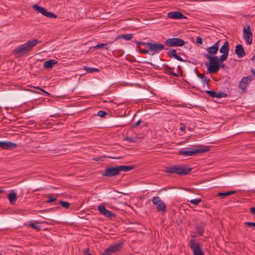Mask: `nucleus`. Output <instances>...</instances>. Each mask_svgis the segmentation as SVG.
<instances>
[{
  "mask_svg": "<svg viewBox=\"0 0 255 255\" xmlns=\"http://www.w3.org/2000/svg\"><path fill=\"white\" fill-rule=\"evenodd\" d=\"M38 43L39 41L36 39L28 40L27 42L15 48L13 53L16 57H21L30 51Z\"/></svg>",
  "mask_w": 255,
  "mask_h": 255,
  "instance_id": "nucleus-1",
  "label": "nucleus"
},
{
  "mask_svg": "<svg viewBox=\"0 0 255 255\" xmlns=\"http://www.w3.org/2000/svg\"><path fill=\"white\" fill-rule=\"evenodd\" d=\"M204 56L209 60V61L206 62L205 65L209 73H215L218 72L220 68L221 63L225 60L221 59L220 57L219 58L216 56L207 55H204Z\"/></svg>",
  "mask_w": 255,
  "mask_h": 255,
  "instance_id": "nucleus-2",
  "label": "nucleus"
},
{
  "mask_svg": "<svg viewBox=\"0 0 255 255\" xmlns=\"http://www.w3.org/2000/svg\"><path fill=\"white\" fill-rule=\"evenodd\" d=\"M191 170V168L185 165H176L166 167L165 171L168 173H175L182 176L189 174Z\"/></svg>",
  "mask_w": 255,
  "mask_h": 255,
  "instance_id": "nucleus-3",
  "label": "nucleus"
},
{
  "mask_svg": "<svg viewBox=\"0 0 255 255\" xmlns=\"http://www.w3.org/2000/svg\"><path fill=\"white\" fill-rule=\"evenodd\" d=\"M208 150L207 147H202L199 149L190 150L189 148H183L180 149L178 153L185 156H192L197 153H204Z\"/></svg>",
  "mask_w": 255,
  "mask_h": 255,
  "instance_id": "nucleus-4",
  "label": "nucleus"
},
{
  "mask_svg": "<svg viewBox=\"0 0 255 255\" xmlns=\"http://www.w3.org/2000/svg\"><path fill=\"white\" fill-rule=\"evenodd\" d=\"M152 203L156 206V209L158 212L164 214L166 212V206L165 203L159 196H154L152 198Z\"/></svg>",
  "mask_w": 255,
  "mask_h": 255,
  "instance_id": "nucleus-5",
  "label": "nucleus"
},
{
  "mask_svg": "<svg viewBox=\"0 0 255 255\" xmlns=\"http://www.w3.org/2000/svg\"><path fill=\"white\" fill-rule=\"evenodd\" d=\"M147 47L149 49L151 55L158 53L165 48L164 44L158 42H148Z\"/></svg>",
  "mask_w": 255,
  "mask_h": 255,
  "instance_id": "nucleus-6",
  "label": "nucleus"
},
{
  "mask_svg": "<svg viewBox=\"0 0 255 255\" xmlns=\"http://www.w3.org/2000/svg\"><path fill=\"white\" fill-rule=\"evenodd\" d=\"M188 246L192 250L194 255H204L199 243L196 242L194 239H190Z\"/></svg>",
  "mask_w": 255,
  "mask_h": 255,
  "instance_id": "nucleus-7",
  "label": "nucleus"
},
{
  "mask_svg": "<svg viewBox=\"0 0 255 255\" xmlns=\"http://www.w3.org/2000/svg\"><path fill=\"white\" fill-rule=\"evenodd\" d=\"M165 43L166 45L169 47H175V46H182L185 42L184 40L180 38H172L167 39Z\"/></svg>",
  "mask_w": 255,
  "mask_h": 255,
  "instance_id": "nucleus-8",
  "label": "nucleus"
},
{
  "mask_svg": "<svg viewBox=\"0 0 255 255\" xmlns=\"http://www.w3.org/2000/svg\"><path fill=\"white\" fill-rule=\"evenodd\" d=\"M252 80L253 77L251 75L244 77L240 81L238 88L240 89L243 92H246V88L248 87Z\"/></svg>",
  "mask_w": 255,
  "mask_h": 255,
  "instance_id": "nucleus-9",
  "label": "nucleus"
},
{
  "mask_svg": "<svg viewBox=\"0 0 255 255\" xmlns=\"http://www.w3.org/2000/svg\"><path fill=\"white\" fill-rule=\"evenodd\" d=\"M243 36L247 44L251 45L252 43L253 34L251 30L250 25L244 27Z\"/></svg>",
  "mask_w": 255,
  "mask_h": 255,
  "instance_id": "nucleus-10",
  "label": "nucleus"
},
{
  "mask_svg": "<svg viewBox=\"0 0 255 255\" xmlns=\"http://www.w3.org/2000/svg\"><path fill=\"white\" fill-rule=\"evenodd\" d=\"M120 174L118 166L116 167H109L105 169V172L102 174L103 176L114 177Z\"/></svg>",
  "mask_w": 255,
  "mask_h": 255,
  "instance_id": "nucleus-11",
  "label": "nucleus"
},
{
  "mask_svg": "<svg viewBox=\"0 0 255 255\" xmlns=\"http://www.w3.org/2000/svg\"><path fill=\"white\" fill-rule=\"evenodd\" d=\"M122 246V243H117L111 245L108 248L106 249L104 253L101 255H111L112 253L119 251Z\"/></svg>",
  "mask_w": 255,
  "mask_h": 255,
  "instance_id": "nucleus-12",
  "label": "nucleus"
},
{
  "mask_svg": "<svg viewBox=\"0 0 255 255\" xmlns=\"http://www.w3.org/2000/svg\"><path fill=\"white\" fill-rule=\"evenodd\" d=\"M33 7L38 11L39 13H41L43 15L46 16L47 17L49 18H56L57 15L52 12H48L46 9L41 6H38L36 4L33 5Z\"/></svg>",
  "mask_w": 255,
  "mask_h": 255,
  "instance_id": "nucleus-13",
  "label": "nucleus"
},
{
  "mask_svg": "<svg viewBox=\"0 0 255 255\" xmlns=\"http://www.w3.org/2000/svg\"><path fill=\"white\" fill-rule=\"evenodd\" d=\"M33 7L38 11L39 13H41L43 15L46 16L47 17L49 18H56L57 15L52 12H48L46 9L41 6H38L36 4L33 5Z\"/></svg>",
  "mask_w": 255,
  "mask_h": 255,
  "instance_id": "nucleus-14",
  "label": "nucleus"
},
{
  "mask_svg": "<svg viewBox=\"0 0 255 255\" xmlns=\"http://www.w3.org/2000/svg\"><path fill=\"white\" fill-rule=\"evenodd\" d=\"M229 43L228 41H225L223 45L219 49L220 53H222V55L220 57L221 59L226 61L228 57L229 52Z\"/></svg>",
  "mask_w": 255,
  "mask_h": 255,
  "instance_id": "nucleus-15",
  "label": "nucleus"
},
{
  "mask_svg": "<svg viewBox=\"0 0 255 255\" xmlns=\"http://www.w3.org/2000/svg\"><path fill=\"white\" fill-rule=\"evenodd\" d=\"M220 41V40H218L212 46L208 47L206 49L208 53L205 54V55L215 56L219 50V43Z\"/></svg>",
  "mask_w": 255,
  "mask_h": 255,
  "instance_id": "nucleus-16",
  "label": "nucleus"
},
{
  "mask_svg": "<svg viewBox=\"0 0 255 255\" xmlns=\"http://www.w3.org/2000/svg\"><path fill=\"white\" fill-rule=\"evenodd\" d=\"M98 208L99 212L106 217L110 218L115 216V214L113 213L110 211L107 210L103 205H99Z\"/></svg>",
  "mask_w": 255,
  "mask_h": 255,
  "instance_id": "nucleus-17",
  "label": "nucleus"
},
{
  "mask_svg": "<svg viewBox=\"0 0 255 255\" xmlns=\"http://www.w3.org/2000/svg\"><path fill=\"white\" fill-rule=\"evenodd\" d=\"M167 16L173 19L186 18V16L180 11L170 12L167 14Z\"/></svg>",
  "mask_w": 255,
  "mask_h": 255,
  "instance_id": "nucleus-18",
  "label": "nucleus"
},
{
  "mask_svg": "<svg viewBox=\"0 0 255 255\" xmlns=\"http://www.w3.org/2000/svg\"><path fill=\"white\" fill-rule=\"evenodd\" d=\"M16 146V144L14 143L0 141V147L3 149H10L15 148Z\"/></svg>",
  "mask_w": 255,
  "mask_h": 255,
  "instance_id": "nucleus-19",
  "label": "nucleus"
},
{
  "mask_svg": "<svg viewBox=\"0 0 255 255\" xmlns=\"http://www.w3.org/2000/svg\"><path fill=\"white\" fill-rule=\"evenodd\" d=\"M235 53L238 57L242 58L246 55L245 49L241 44H238L236 46Z\"/></svg>",
  "mask_w": 255,
  "mask_h": 255,
  "instance_id": "nucleus-20",
  "label": "nucleus"
},
{
  "mask_svg": "<svg viewBox=\"0 0 255 255\" xmlns=\"http://www.w3.org/2000/svg\"><path fill=\"white\" fill-rule=\"evenodd\" d=\"M206 92L208 95H209V96H210L211 97H213V98H222V97H227V95L226 93H223V92L218 93L215 91H209V90L206 91Z\"/></svg>",
  "mask_w": 255,
  "mask_h": 255,
  "instance_id": "nucleus-21",
  "label": "nucleus"
},
{
  "mask_svg": "<svg viewBox=\"0 0 255 255\" xmlns=\"http://www.w3.org/2000/svg\"><path fill=\"white\" fill-rule=\"evenodd\" d=\"M167 55L168 57H173L179 61H181V62L184 61V60L183 59V58L181 56H180L177 54L176 49H172V50H169L167 52Z\"/></svg>",
  "mask_w": 255,
  "mask_h": 255,
  "instance_id": "nucleus-22",
  "label": "nucleus"
},
{
  "mask_svg": "<svg viewBox=\"0 0 255 255\" xmlns=\"http://www.w3.org/2000/svg\"><path fill=\"white\" fill-rule=\"evenodd\" d=\"M163 70L164 72L168 75L176 77H178V74L173 72L172 71V68L169 67L167 64L163 65Z\"/></svg>",
  "mask_w": 255,
  "mask_h": 255,
  "instance_id": "nucleus-23",
  "label": "nucleus"
},
{
  "mask_svg": "<svg viewBox=\"0 0 255 255\" xmlns=\"http://www.w3.org/2000/svg\"><path fill=\"white\" fill-rule=\"evenodd\" d=\"M236 193V191H230L226 192H218L216 196L220 197V199H225L227 196H230Z\"/></svg>",
  "mask_w": 255,
  "mask_h": 255,
  "instance_id": "nucleus-24",
  "label": "nucleus"
},
{
  "mask_svg": "<svg viewBox=\"0 0 255 255\" xmlns=\"http://www.w3.org/2000/svg\"><path fill=\"white\" fill-rule=\"evenodd\" d=\"M204 226L205 224L203 222L196 224V230L197 233L202 235L204 232Z\"/></svg>",
  "mask_w": 255,
  "mask_h": 255,
  "instance_id": "nucleus-25",
  "label": "nucleus"
},
{
  "mask_svg": "<svg viewBox=\"0 0 255 255\" xmlns=\"http://www.w3.org/2000/svg\"><path fill=\"white\" fill-rule=\"evenodd\" d=\"M120 173L121 172H127L135 168V166L133 165H120L118 166Z\"/></svg>",
  "mask_w": 255,
  "mask_h": 255,
  "instance_id": "nucleus-26",
  "label": "nucleus"
},
{
  "mask_svg": "<svg viewBox=\"0 0 255 255\" xmlns=\"http://www.w3.org/2000/svg\"><path fill=\"white\" fill-rule=\"evenodd\" d=\"M57 62L56 60L53 59L46 61L44 64V67L46 69L51 68Z\"/></svg>",
  "mask_w": 255,
  "mask_h": 255,
  "instance_id": "nucleus-27",
  "label": "nucleus"
},
{
  "mask_svg": "<svg viewBox=\"0 0 255 255\" xmlns=\"http://www.w3.org/2000/svg\"><path fill=\"white\" fill-rule=\"evenodd\" d=\"M17 195L15 192H11L8 195V199L11 204H14L16 200Z\"/></svg>",
  "mask_w": 255,
  "mask_h": 255,
  "instance_id": "nucleus-28",
  "label": "nucleus"
},
{
  "mask_svg": "<svg viewBox=\"0 0 255 255\" xmlns=\"http://www.w3.org/2000/svg\"><path fill=\"white\" fill-rule=\"evenodd\" d=\"M112 43V41H107V42L104 43H98L97 45L94 46V48L95 49H98L101 48H105V49H108V47H107V46Z\"/></svg>",
  "mask_w": 255,
  "mask_h": 255,
  "instance_id": "nucleus-29",
  "label": "nucleus"
},
{
  "mask_svg": "<svg viewBox=\"0 0 255 255\" xmlns=\"http://www.w3.org/2000/svg\"><path fill=\"white\" fill-rule=\"evenodd\" d=\"M132 38V34H123L121 35L118 36L116 39L115 40H117L120 38H123L126 40H130Z\"/></svg>",
  "mask_w": 255,
  "mask_h": 255,
  "instance_id": "nucleus-30",
  "label": "nucleus"
},
{
  "mask_svg": "<svg viewBox=\"0 0 255 255\" xmlns=\"http://www.w3.org/2000/svg\"><path fill=\"white\" fill-rule=\"evenodd\" d=\"M195 72L197 74V76H198V77L200 79H202V82L204 84L207 83L208 81L210 80L209 79L208 80H207V77H205V76L204 74L199 73L198 72V70H197V71L195 70Z\"/></svg>",
  "mask_w": 255,
  "mask_h": 255,
  "instance_id": "nucleus-31",
  "label": "nucleus"
},
{
  "mask_svg": "<svg viewBox=\"0 0 255 255\" xmlns=\"http://www.w3.org/2000/svg\"><path fill=\"white\" fill-rule=\"evenodd\" d=\"M84 70L87 71V73H92L93 72H98L100 71V70L96 68H90L87 66L84 67Z\"/></svg>",
  "mask_w": 255,
  "mask_h": 255,
  "instance_id": "nucleus-32",
  "label": "nucleus"
},
{
  "mask_svg": "<svg viewBox=\"0 0 255 255\" xmlns=\"http://www.w3.org/2000/svg\"><path fill=\"white\" fill-rule=\"evenodd\" d=\"M59 204L61 205L62 207L65 208L66 209H68L70 207V203L68 202L60 201L59 202Z\"/></svg>",
  "mask_w": 255,
  "mask_h": 255,
  "instance_id": "nucleus-33",
  "label": "nucleus"
},
{
  "mask_svg": "<svg viewBox=\"0 0 255 255\" xmlns=\"http://www.w3.org/2000/svg\"><path fill=\"white\" fill-rule=\"evenodd\" d=\"M189 202L193 205H197L199 203H200L201 202V198L194 199L191 200Z\"/></svg>",
  "mask_w": 255,
  "mask_h": 255,
  "instance_id": "nucleus-34",
  "label": "nucleus"
},
{
  "mask_svg": "<svg viewBox=\"0 0 255 255\" xmlns=\"http://www.w3.org/2000/svg\"><path fill=\"white\" fill-rule=\"evenodd\" d=\"M29 226L33 229L36 230V231H39L40 230V226L38 225H35L33 223H30L29 224Z\"/></svg>",
  "mask_w": 255,
  "mask_h": 255,
  "instance_id": "nucleus-35",
  "label": "nucleus"
},
{
  "mask_svg": "<svg viewBox=\"0 0 255 255\" xmlns=\"http://www.w3.org/2000/svg\"><path fill=\"white\" fill-rule=\"evenodd\" d=\"M107 114V113L104 111H100L98 113V115L102 118L104 117Z\"/></svg>",
  "mask_w": 255,
  "mask_h": 255,
  "instance_id": "nucleus-36",
  "label": "nucleus"
},
{
  "mask_svg": "<svg viewBox=\"0 0 255 255\" xmlns=\"http://www.w3.org/2000/svg\"><path fill=\"white\" fill-rule=\"evenodd\" d=\"M56 200V198H54L51 194L49 195V199L47 201V203H51Z\"/></svg>",
  "mask_w": 255,
  "mask_h": 255,
  "instance_id": "nucleus-37",
  "label": "nucleus"
},
{
  "mask_svg": "<svg viewBox=\"0 0 255 255\" xmlns=\"http://www.w3.org/2000/svg\"><path fill=\"white\" fill-rule=\"evenodd\" d=\"M245 224L247 225L249 227H255V222H246Z\"/></svg>",
  "mask_w": 255,
  "mask_h": 255,
  "instance_id": "nucleus-38",
  "label": "nucleus"
},
{
  "mask_svg": "<svg viewBox=\"0 0 255 255\" xmlns=\"http://www.w3.org/2000/svg\"><path fill=\"white\" fill-rule=\"evenodd\" d=\"M196 42L198 44H202V38L201 37L198 36L196 39Z\"/></svg>",
  "mask_w": 255,
  "mask_h": 255,
  "instance_id": "nucleus-39",
  "label": "nucleus"
},
{
  "mask_svg": "<svg viewBox=\"0 0 255 255\" xmlns=\"http://www.w3.org/2000/svg\"><path fill=\"white\" fill-rule=\"evenodd\" d=\"M125 140H127V141H129L130 142H135V140L132 138H131L130 137H126L125 138Z\"/></svg>",
  "mask_w": 255,
  "mask_h": 255,
  "instance_id": "nucleus-40",
  "label": "nucleus"
},
{
  "mask_svg": "<svg viewBox=\"0 0 255 255\" xmlns=\"http://www.w3.org/2000/svg\"><path fill=\"white\" fill-rule=\"evenodd\" d=\"M84 255H92V254L89 252V249L87 248L84 250Z\"/></svg>",
  "mask_w": 255,
  "mask_h": 255,
  "instance_id": "nucleus-41",
  "label": "nucleus"
},
{
  "mask_svg": "<svg viewBox=\"0 0 255 255\" xmlns=\"http://www.w3.org/2000/svg\"><path fill=\"white\" fill-rule=\"evenodd\" d=\"M140 51L142 53L144 54H148L150 52L148 48L147 49H140Z\"/></svg>",
  "mask_w": 255,
  "mask_h": 255,
  "instance_id": "nucleus-42",
  "label": "nucleus"
},
{
  "mask_svg": "<svg viewBox=\"0 0 255 255\" xmlns=\"http://www.w3.org/2000/svg\"><path fill=\"white\" fill-rule=\"evenodd\" d=\"M35 88H36V89H37L39 90L40 91H42V92H44V93H46V94L47 95H50V94H49V93H48V92H46L44 90H43V89H42V88H40V87H35Z\"/></svg>",
  "mask_w": 255,
  "mask_h": 255,
  "instance_id": "nucleus-43",
  "label": "nucleus"
},
{
  "mask_svg": "<svg viewBox=\"0 0 255 255\" xmlns=\"http://www.w3.org/2000/svg\"><path fill=\"white\" fill-rule=\"evenodd\" d=\"M141 120H139L134 123L133 127L135 128L141 123Z\"/></svg>",
  "mask_w": 255,
  "mask_h": 255,
  "instance_id": "nucleus-44",
  "label": "nucleus"
},
{
  "mask_svg": "<svg viewBox=\"0 0 255 255\" xmlns=\"http://www.w3.org/2000/svg\"><path fill=\"white\" fill-rule=\"evenodd\" d=\"M186 126L185 125H182V126L180 128V130L181 131H184L185 129Z\"/></svg>",
  "mask_w": 255,
  "mask_h": 255,
  "instance_id": "nucleus-45",
  "label": "nucleus"
},
{
  "mask_svg": "<svg viewBox=\"0 0 255 255\" xmlns=\"http://www.w3.org/2000/svg\"><path fill=\"white\" fill-rule=\"evenodd\" d=\"M250 212L252 214L255 215V207H252Z\"/></svg>",
  "mask_w": 255,
  "mask_h": 255,
  "instance_id": "nucleus-46",
  "label": "nucleus"
},
{
  "mask_svg": "<svg viewBox=\"0 0 255 255\" xmlns=\"http://www.w3.org/2000/svg\"><path fill=\"white\" fill-rule=\"evenodd\" d=\"M251 72L254 75V76L255 77V69H251Z\"/></svg>",
  "mask_w": 255,
  "mask_h": 255,
  "instance_id": "nucleus-47",
  "label": "nucleus"
},
{
  "mask_svg": "<svg viewBox=\"0 0 255 255\" xmlns=\"http://www.w3.org/2000/svg\"><path fill=\"white\" fill-rule=\"evenodd\" d=\"M135 42L137 44V47L140 49L139 45H141V42L136 41Z\"/></svg>",
  "mask_w": 255,
  "mask_h": 255,
  "instance_id": "nucleus-48",
  "label": "nucleus"
},
{
  "mask_svg": "<svg viewBox=\"0 0 255 255\" xmlns=\"http://www.w3.org/2000/svg\"><path fill=\"white\" fill-rule=\"evenodd\" d=\"M148 43V42H141V45H146L147 46V44Z\"/></svg>",
  "mask_w": 255,
  "mask_h": 255,
  "instance_id": "nucleus-49",
  "label": "nucleus"
},
{
  "mask_svg": "<svg viewBox=\"0 0 255 255\" xmlns=\"http://www.w3.org/2000/svg\"><path fill=\"white\" fill-rule=\"evenodd\" d=\"M224 66H225L224 64H222V65L220 66V67H221V68H224Z\"/></svg>",
  "mask_w": 255,
  "mask_h": 255,
  "instance_id": "nucleus-50",
  "label": "nucleus"
},
{
  "mask_svg": "<svg viewBox=\"0 0 255 255\" xmlns=\"http://www.w3.org/2000/svg\"><path fill=\"white\" fill-rule=\"evenodd\" d=\"M45 211V210H41V211H38V212H44Z\"/></svg>",
  "mask_w": 255,
  "mask_h": 255,
  "instance_id": "nucleus-51",
  "label": "nucleus"
},
{
  "mask_svg": "<svg viewBox=\"0 0 255 255\" xmlns=\"http://www.w3.org/2000/svg\"><path fill=\"white\" fill-rule=\"evenodd\" d=\"M2 192H3V190H1V189H0V193H2Z\"/></svg>",
  "mask_w": 255,
  "mask_h": 255,
  "instance_id": "nucleus-52",
  "label": "nucleus"
},
{
  "mask_svg": "<svg viewBox=\"0 0 255 255\" xmlns=\"http://www.w3.org/2000/svg\"><path fill=\"white\" fill-rule=\"evenodd\" d=\"M0 255H2L1 254H0Z\"/></svg>",
  "mask_w": 255,
  "mask_h": 255,
  "instance_id": "nucleus-53",
  "label": "nucleus"
}]
</instances>
